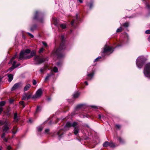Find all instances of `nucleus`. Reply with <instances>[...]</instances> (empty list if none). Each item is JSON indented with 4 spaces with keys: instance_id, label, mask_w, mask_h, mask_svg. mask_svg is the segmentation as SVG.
<instances>
[{
    "instance_id": "nucleus-1",
    "label": "nucleus",
    "mask_w": 150,
    "mask_h": 150,
    "mask_svg": "<svg viewBox=\"0 0 150 150\" xmlns=\"http://www.w3.org/2000/svg\"><path fill=\"white\" fill-rule=\"evenodd\" d=\"M36 52L35 51H33L30 53V55H28L26 57V58H30L33 56H35L34 57V60L36 62L37 64H40L43 62L48 60V58H42L40 56L35 55Z\"/></svg>"
},
{
    "instance_id": "nucleus-2",
    "label": "nucleus",
    "mask_w": 150,
    "mask_h": 150,
    "mask_svg": "<svg viewBox=\"0 0 150 150\" xmlns=\"http://www.w3.org/2000/svg\"><path fill=\"white\" fill-rule=\"evenodd\" d=\"M62 42L59 48L55 52V54H56L58 57L61 58L63 57L64 54L62 53V50L65 48V45L64 41V35H62L61 37Z\"/></svg>"
},
{
    "instance_id": "nucleus-3",
    "label": "nucleus",
    "mask_w": 150,
    "mask_h": 150,
    "mask_svg": "<svg viewBox=\"0 0 150 150\" xmlns=\"http://www.w3.org/2000/svg\"><path fill=\"white\" fill-rule=\"evenodd\" d=\"M146 59L143 56L139 57L137 59L136 64L137 67L139 68H141L144 64V63Z\"/></svg>"
},
{
    "instance_id": "nucleus-4",
    "label": "nucleus",
    "mask_w": 150,
    "mask_h": 150,
    "mask_svg": "<svg viewBox=\"0 0 150 150\" xmlns=\"http://www.w3.org/2000/svg\"><path fill=\"white\" fill-rule=\"evenodd\" d=\"M30 50L28 49H26L25 51H22L20 54L19 60L23 59H27L26 58V57L28 55H27V54L30 53Z\"/></svg>"
},
{
    "instance_id": "nucleus-5",
    "label": "nucleus",
    "mask_w": 150,
    "mask_h": 150,
    "mask_svg": "<svg viewBox=\"0 0 150 150\" xmlns=\"http://www.w3.org/2000/svg\"><path fill=\"white\" fill-rule=\"evenodd\" d=\"M144 73L146 77L150 79V63H148L145 65Z\"/></svg>"
},
{
    "instance_id": "nucleus-6",
    "label": "nucleus",
    "mask_w": 150,
    "mask_h": 150,
    "mask_svg": "<svg viewBox=\"0 0 150 150\" xmlns=\"http://www.w3.org/2000/svg\"><path fill=\"white\" fill-rule=\"evenodd\" d=\"M43 93L42 89L41 88L39 89L36 92L35 94L32 97V99L35 100L40 98Z\"/></svg>"
},
{
    "instance_id": "nucleus-7",
    "label": "nucleus",
    "mask_w": 150,
    "mask_h": 150,
    "mask_svg": "<svg viewBox=\"0 0 150 150\" xmlns=\"http://www.w3.org/2000/svg\"><path fill=\"white\" fill-rule=\"evenodd\" d=\"M113 51V48L112 47L106 45L104 47L103 53L106 54H108V53L110 54L112 53Z\"/></svg>"
},
{
    "instance_id": "nucleus-8",
    "label": "nucleus",
    "mask_w": 150,
    "mask_h": 150,
    "mask_svg": "<svg viewBox=\"0 0 150 150\" xmlns=\"http://www.w3.org/2000/svg\"><path fill=\"white\" fill-rule=\"evenodd\" d=\"M42 14L41 13L38 12V11H36L34 16V19L38 20L40 22L42 23L44 20V18L42 17Z\"/></svg>"
},
{
    "instance_id": "nucleus-9",
    "label": "nucleus",
    "mask_w": 150,
    "mask_h": 150,
    "mask_svg": "<svg viewBox=\"0 0 150 150\" xmlns=\"http://www.w3.org/2000/svg\"><path fill=\"white\" fill-rule=\"evenodd\" d=\"M103 145L104 147H107L109 146L110 147L113 148L115 146L114 144L112 142H109L108 141H105L103 143Z\"/></svg>"
},
{
    "instance_id": "nucleus-10",
    "label": "nucleus",
    "mask_w": 150,
    "mask_h": 150,
    "mask_svg": "<svg viewBox=\"0 0 150 150\" xmlns=\"http://www.w3.org/2000/svg\"><path fill=\"white\" fill-rule=\"evenodd\" d=\"M22 86V84L21 82H19L16 83L13 85L11 89V90L13 91L19 89Z\"/></svg>"
},
{
    "instance_id": "nucleus-11",
    "label": "nucleus",
    "mask_w": 150,
    "mask_h": 150,
    "mask_svg": "<svg viewBox=\"0 0 150 150\" xmlns=\"http://www.w3.org/2000/svg\"><path fill=\"white\" fill-rule=\"evenodd\" d=\"M16 61H13V63L12 66L10 68H9V69L8 70V71H12L13 69L18 67L20 65V64H18L16 65Z\"/></svg>"
},
{
    "instance_id": "nucleus-12",
    "label": "nucleus",
    "mask_w": 150,
    "mask_h": 150,
    "mask_svg": "<svg viewBox=\"0 0 150 150\" xmlns=\"http://www.w3.org/2000/svg\"><path fill=\"white\" fill-rule=\"evenodd\" d=\"M78 20V14H76V18L75 19H74L71 22V25L74 26V24H77V21Z\"/></svg>"
},
{
    "instance_id": "nucleus-13",
    "label": "nucleus",
    "mask_w": 150,
    "mask_h": 150,
    "mask_svg": "<svg viewBox=\"0 0 150 150\" xmlns=\"http://www.w3.org/2000/svg\"><path fill=\"white\" fill-rule=\"evenodd\" d=\"M94 73L93 71L92 72L88 74H87L88 80H91L94 76Z\"/></svg>"
},
{
    "instance_id": "nucleus-14",
    "label": "nucleus",
    "mask_w": 150,
    "mask_h": 150,
    "mask_svg": "<svg viewBox=\"0 0 150 150\" xmlns=\"http://www.w3.org/2000/svg\"><path fill=\"white\" fill-rule=\"evenodd\" d=\"M71 127H72L71 123L70 122H67L64 128L65 129L67 130L69 129V128Z\"/></svg>"
},
{
    "instance_id": "nucleus-15",
    "label": "nucleus",
    "mask_w": 150,
    "mask_h": 150,
    "mask_svg": "<svg viewBox=\"0 0 150 150\" xmlns=\"http://www.w3.org/2000/svg\"><path fill=\"white\" fill-rule=\"evenodd\" d=\"M143 2L144 3L146 6L147 8L149 9H150V5H149L148 3L149 1L148 0H142Z\"/></svg>"
},
{
    "instance_id": "nucleus-16",
    "label": "nucleus",
    "mask_w": 150,
    "mask_h": 150,
    "mask_svg": "<svg viewBox=\"0 0 150 150\" xmlns=\"http://www.w3.org/2000/svg\"><path fill=\"white\" fill-rule=\"evenodd\" d=\"M9 129V127L7 125H5L4 126V128L3 129V132H4L8 133V130Z\"/></svg>"
},
{
    "instance_id": "nucleus-17",
    "label": "nucleus",
    "mask_w": 150,
    "mask_h": 150,
    "mask_svg": "<svg viewBox=\"0 0 150 150\" xmlns=\"http://www.w3.org/2000/svg\"><path fill=\"white\" fill-rule=\"evenodd\" d=\"M74 131V134L75 135H77L79 131V129L78 127H75Z\"/></svg>"
},
{
    "instance_id": "nucleus-18",
    "label": "nucleus",
    "mask_w": 150,
    "mask_h": 150,
    "mask_svg": "<svg viewBox=\"0 0 150 150\" xmlns=\"http://www.w3.org/2000/svg\"><path fill=\"white\" fill-rule=\"evenodd\" d=\"M8 81L11 82L13 79V75L12 74H8Z\"/></svg>"
},
{
    "instance_id": "nucleus-19",
    "label": "nucleus",
    "mask_w": 150,
    "mask_h": 150,
    "mask_svg": "<svg viewBox=\"0 0 150 150\" xmlns=\"http://www.w3.org/2000/svg\"><path fill=\"white\" fill-rule=\"evenodd\" d=\"M53 75V74L52 73L47 74V76L45 78V81H46L47 80H48Z\"/></svg>"
},
{
    "instance_id": "nucleus-20",
    "label": "nucleus",
    "mask_w": 150,
    "mask_h": 150,
    "mask_svg": "<svg viewBox=\"0 0 150 150\" xmlns=\"http://www.w3.org/2000/svg\"><path fill=\"white\" fill-rule=\"evenodd\" d=\"M80 95V93L78 92H75L73 95V97L74 98L78 97Z\"/></svg>"
},
{
    "instance_id": "nucleus-21",
    "label": "nucleus",
    "mask_w": 150,
    "mask_h": 150,
    "mask_svg": "<svg viewBox=\"0 0 150 150\" xmlns=\"http://www.w3.org/2000/svg\"><path fill=\"white\" fill-rule=\"evenodd\" d=\"M30 84H27L24 88V91H27L29 89V88L30 87Z\"/></svg>"
},
{
    "instance_id": "nucleus-22",
    "label": "nucleus",
    "mask_w": 150,
    "mask_h": 150,
    "mask_svg": "<svg viewBox=\"0 0 150 150\" xmlns=\"http://www.w3.org/2000/svg\"><path fill=\"white\" fill-rule=\"evenodd\" d=\"M17 131V128L16 126H14L13 127V128L12 130V132L14 134H15Z\"/></svg>"
},
{
    "instance_id": "nucleus-23",
    "label": "nucleus",
    "mask_w": 150,
    "mask_h": 150,
    "mask_svg": "<svg viewBox=\"0 0 150 150\" xmlns=\"http://www.w3.org/2000/svg\"><path fill=\"white\" fill-rule=\"evenodd\" d=\"M27 93H24L23 94L22 97L23 100H25L27 99Z\"/></svg>"
},
{
    "instance_id": "nucleus-24",
    "label": "nucleus",
    "mask_w": 150,
    "mask_h": 150,
    "mask_svg": "<svg viewBox=\"0 0 150 150\" xmlns=\"http://www.w3.org/2000/svg\"><path fill=\"white\" fill-rule=\"evenodd\" d=\"M17 113L16 112L14 113V120L16 122H17L18 121V119L17 117Z\"/></svg>"
},
{
    "instance_id": "nucleus-25",
    "label": "nucleus",
    "mask_w": 150,
    "mask_h": 150,
    "mask_svg": "<svg viewBox=\"0 0 150 150\" xmlns=\"http://www.w3.org/2000/svg\"><path fill=\"white\" fill-rule=\"evenodd\" d=\"M71 126L72 127H76L77 125L78 124V123L76 122H74L73 123H71Z\"/></svg>"
},
{
    "instance_id": "nucleus-26",
    "label": "nucleus",
    "mask_w": 150,
    "mask_h": 150,
    "mask_svg": "<svg viewBox=\"0 0 150 150\" xmlns=\"http://www.w3.org/2000/svg\"><path fill=\"white\" fill-rule=\"evenodd\" d=\"M41 107L39 106H38L37 107V108L36 109V112L35 113H36L40 111L41 110Z\"/></svg>"
},
{
    "instance_id": "nucleus-27",
    "label": "nucleus",
    "mask_w": 150,
    "mask_h": 150,
    "mask_svg": "<svg viewBox=\"0 0 150 150\" xmlns=\"http://www.w3.org/2000/svg\"><path fill=\"white\" fill-rule=\"evenodd\" d=\"M17 54H15L10 60V62H9L8 64L11 63L12 62L13 60L16 57Z\"/></svg>"
},
{
    "instance_id": "nucleus-28",
    "label": "nucleus",
    "mask_w": 150,
    "mask_h": 150,
    "mask_svg": "<svg viewBox=\"0 0 150 150\" xmlns=\"http://www.w3.org/2000/svg\"><path fill=\"white\" fill-rule=\"evenodd\" d=\"M32 95L31 94L28 93L27 100L29 99L30 98H32Z\"/></svg>"
},
{
    "instance_id": "nucleus-29",
    "label": "nucleus",
    "mask_w": 150,
    "mask_h": 150,
    "mask_svg": "<svg viewBox=\"0 0 150 150\" xmlns=\"http://www.w3.org/2000/svg\"><path fill=\"white\" fill-rule=\"evenodd\" d=\"M53 70L54 72H57L58 71V68L56 67H54L53 68Z\"/></svg>"
},
{
    "instance_id": "nucleus-30",
    "label": "nucleus",
    "mask_w": 150,
    "mask_h": 150,
    "mask_svg": "<svg viewBox=\"0 0 150 150\" xmlns=\"http://www.w3.org/2000/svg\"><path fill=\"white\" fill-rule=\"evenodd\" d=\"M123 26H124L125 27H128L129 26V23L128 22H126L125 23H124L123 25Z\"/></svg>"
},
{
    "instance_id": "nucleus-31",
    "label": "nucleus",
    "mask_w": 150,
    "mask_h": 150,
    "mask_svg": "<svg viewBox=\"0 0 150 150\" xmlns=\"http://www.w3.org/2000/svg\"><path fill=\"white\" fill-rule=\"evenodd\" d=\"M60 26L61 28L62 29L65 28H66V26L65 24H62L60 25Z\"/></svg>"
},
{
    "instance_id": "nucleus-32",
    "label": "nucleus",
    "mask_w": 150,
    "mask_h": 150,
    "mask_svg": "<svg viewBox=\"0 0 150 150\" xmlns=\"http://www.w3.org/2000/svg\"><path fill=\"white\" fill-rule=\"evenodd\" d=\"M122 30V27H120L119 28H118L116 32H119L121 31Z\"/></svg>"
},
{
    "instance_id": "nucleus-33",
    "label": "nucleus",
    "mask_w": 150,
    "mask_h": 150,
    "mask_svg": "<svg viewBox=\"0 0 150 150\" xmlns=\"http://www.w3.org/2000/svg\"><path fill=\"white\" fill-rule=\"evenodd\" d=\"M36 25H34L31 28L30 30L31 31H33L34 30H35L36 29Z\"/></svg>"
},
{
    "instance_id": "nucleus-34",
    "label": "nucleus",
    "mask_w": 150,
    "mask_h": 150,
    "mask_svg": "<svg viewBox=\"0 0 150 150\" xmlns=\"http://www.w3.org/2000/svg\"><path fill=\"white\" fill-rule=\"evenodd\" d=\"M118 139L120 143L124 142V141L122 139L121 137H119L118 138Z\"/></svg>"
},
{
    "instance_id": "nucleus-35",
    "label": "nucleus",
    "mask_w": 150,
    "mask_h": 150,
    "mask_svg": "<svg viewBox=\"0 0 150 150\" xmlns=\"http://www.w3.org/2000/svg\"><path fill=\"white\" fill-rule=\"evenodd\" d=\"M45 69L46 68L45 67H43L40 69V71L41 72H43L45 71Z\"/></svg>"
},
{
    "instance_id": "nucleus-36",
    "label": "nucleus",
    "mask_w": 150,
    "mask_h": 150,
    "mask_svg": "<svg viewBox=\"0 0 150 150\" xmlns=\"http://www.w3.org/2000/svg\"><path fill=\"white\" fill-rule=\"evenodd\" d=\"M115 127L119 129H120L121 127V125L118 124L116 125Z\"/></svg>"
},
{
    "instance_id": "nucleus-37",
    "label": "nucleus",
    "mask_w": 150,
    "mask_h": 150,
    "mask_svg": "<svg viewBox=\"0 0 150 150\" xmlns=\"http://www.w3.org/2000/svg\"><path fill=\"white\" fill-rule=\"evenodd\" d=\"M53 20L54 21V22L55 25H57V19L55 18H53Z\"/></svg>"
},
{
    "instance_id": "nucleus-38",
    "label": "nucleus",
    "mask_w": 150,
    "mask_h": 150,
    "mask_svg": "<svg viewBox=\"0 0 150 150\" xmlns=\"http://www.w3.org/2000/svg\"><path fill=\"white\" fill-rule=\"evenodd\" d=\"M87 5L88 6H89V8H91L92 7H93V3H91L89 5H88V4H87Z\"/></svg>"
},
{
    "instance_id": "nucleus-39",
    "label": "nucleus",
    "mask_w": 150,
    "mask_h": 150,
    "mask_svg": "<svg viewBox=\"0 0 150 150\" xmlns=\"http://www.w3.org/2000/svg\"><path fill=\"white\" fill-rule=\"evenodd\" d=\"M42 44L43 45L46 47H47V43L45 42H42Z\"/></svg>"
},
{
    "instance_id": "nucleus-40",
    "label": "nucleus",
    "mask_w": 150,
    "mask_h": 150,
    "mask_svg": "<svg viewBox=\"0 0 150 150\" xmlns=\"http://www.w3.org/2000/svg\"><path fill=\"white\" fill-rule=\"evenodd\" d=\"M44 50V49L43 48H41L39 50V52L40 53L41 52H42Z\"/></svg>"
},
{
    "instance_id": "nucleus-41",
    "label": "nucleus",
    "mask_w": 150,
    "mask_h": 150,
    "mask_svg": "<svg viewBox=\"0 0 150 150\" xmlns=\"http://www.w3.org/2000/svg\"><path fill=\"white\" fill-rule=\"evenodd\" d=\"M9 101L10 103H12L14 102V100L13 99H10L9 100Z\"/></svg>"
},
{
    "instance_id": "nucleus-42",
    "label": "nucleus",
    "mask_w": 150,
    "mask_h": 150,
    "mask_svg": "<svg viewBox=\"0 0 150 150\" xmlns=\"http://www.w3.org/2000/svg\"><path fill=\"white\" fill-rule=\"evenodd\" d=\"M42 129V128L41 127H39L38 128V131L39 132L41 131Z\"/></svg>"
},
{
    "instance_id": "nucleus-43",
    "label": "nucleus",
    "mask_w": 150,
    "mask_h": 150,
    "mask_svg": "<svg viewBox=\"0 0 150 150\" xmlns=\"http://www.w3.org/2000/svg\"><path fill=\"white\" fill-rule=\"evenodd\" d=\"M145 33L147 34H150V30H148L145 31Z\"/></svg>"
},
{
    "instance_id": "nucleus-44",
    "label": "nucleus",
    "mask_w": 150,
    "mask_h": 150,
    "mask_svg": "<svg viewBox=\"0 0 150 150\" xmlns=\"http://www.w3.org/2000/svg\"><path fill=\"white\" fill-rule=\"evenodd\" d=\"M5 132H4L2 133V135H1V137L2 138H5Z\"/></svg>"
},
{
    "instance_id": "nucleus-45",
    "label": "nucleus",
    "mask_w": 150,
    "mask_h": 150,
    "mask_svg": "<svg viewBox=\"0 0 150 150\" xmlns=\"http://www.w3.org/2000/svg\"><path fill=\"white\" fill-rule=\"evenodd\" d=\"M36 83H37V82H36V81L34 79L33 81V85H35L36 84Z\"/></svg>"
},
{
    "instance_id": "nucleus-46",
    "label": "nucleus",
    "mask_w": 150,
    "mask_h": 150,
    "mask_svg": "<svg viewBox=\"0 0 150 150\" xmlns=\"http://www.w3.org/2000/svg\"><path fill=\"white\" fill-rule=\"evenodd\" d=\"M101 58V57H99L96 58L95 60H94V62H96V61H98V59H100Z\"/></svg>"
},
{
    "instance_id": "nucleus-47",
    "label": "nucleus",
    "mask_w": 150,
    "mask_h": 150,
    "mask_svg": "<svg viewBox=\"0 0 150 150\" xmlns=\"http://www.w3.org/2000/svg\"><path fill=\"white\" fill-rule=\"evenodd\" d=\"M5 124V122L2 121H0V126L2 125Z\"/></svg>"
},
{
    "instance_id": "nucleus-48",
    "label": "nucleus",
    "mask_w": 150,
    "mask_h": 150,
    "mask_svg": "<svg viewBox=\"0 0 150 150\" xmlns=\"http://www.w3.org/2000/svg\"><path fill=\"white\" fill-rule=\"evenodd\" d=\"M27 33L30 36L31 38H33V35L30 33Z\"/></svg>"
},
{
    "instance_id": "nucleus-49",
    "label": "nucleus",
    "mask_w": 150,
    "mask_h": 150,
    "mask_svg": "<svg viewBox=\"0 0 150 150\" xmlns=\"http://www.w3.org/2000/svg\"><path fill=\"white\" fill-rule=\"evenodd\" d=\"M63 134V133H62L61 134H59V132H57V134L60 137H61V136Z\"/></svg>"
},
{
    "instance_id": "nucleus-50",
    "label": "nucleus",
    "mask_w": 150,
    "mask_h": 150,
    "mask_svg": "<svg viewBox=\"0 0 150 150\" xmlns=\"http://www.w3.org/2000/svg\"><path fill=\"white\" fill-rule=\"evenodd\" d=\"M49 129H45V132L46 133H47L49 131Z\"/></svg>"
},
{
    "instance_id": "nucleus-51",
    "label": "nucleus",
    "mask_w": 150,
    "mask_h": 150,
    "mask_svg": "<svg viewBox=\"0 0 150 150\" xmlns=\"http://www.w3.org/2000/svg\"><path fill=\"white\" fill-rule=\"evenodd\" d=\"M11 147L10 146H9L7 147V149L8 150H11Z\"/></svg>"
},
{
    "instance_id": "nucleus-52",
    "label": "nucleus",
    "mask_w": 150,
    "mask_h": 150,
    "mask_svg": "<svg viewBox=\"0 0 150 150\" xmlns=\"http://www.w3.org/2000/svg\"><path fill=\"white\" fill-rule=\"evenodd\" d=\"M3 110V109L2 108H0V114L1 113V112Z\"/></svg>"
},
{
    "instance_id": "nucleus-53",
    "label": "nucleus",
    "mask_w": 150,
    "mask_h": 150,
    "mask_svg": "<svg viewBox=\"0 0 150 150\" xmlns=\"http://www.w3.org/2000/svg\"><path fill=\"white\" fill-rule=\"evenodd\" d=\"M3 139L4 140V141H5L6 142H7V139L5 137V138H3Z\"/></svg>"
},
{
    "instance_id": "nucleus-54",
    "label": "nucleus",
    "mask_w": 150,
    "mask_h": 150,
    "mask_svg": "<svg viewBox=\"0 0 150 150\" xmlns=\"http://www.w3.org/2000/svg\"><path fill=\"white\" fill-rule=\"evenodd\" d=\"M51 98L50 97H48L47 98V100L48 101H50V100H51Z\"/></svg>"
},
{
    "instance_id": "nucleus-55",
    "label": "nucleus",
    "mask_w": 150,
    "mask_h": 150,
    "mask_svg": "<svg viewBox=\"0 0 150 150\" xmlns=\"http://www.w3.org/2000/svg\"><path fill=\"white\" fill-rule=\"evenodd\" d=\"M92 107L94 108H97V107L96 106H92Z\"/></svg>"
},
{
    "instance_id": "nucleus-56",
    "label": "nucleus",
    "mask_w": 150,
    "mask_h": 150,
    "mask_svg": "<svg viewBox=\"0 0 150 150\" xmlns=\"http://www.w3.org/2000/svg\"><path fill=\"white\" fill-rule=\"evenodd\" d=\"M61 64V63L60 62H58L57 63V65L58 66H59V65H60Z\"/></svg>"
},
{
    "instance_id": "nucleus-57",
    "label": "nucleus",
    "mask_w": 150,
    "mask_h": 150,
    "mask_svg": "<svg viewBox=\"0 0 150 150\" xmlns=\"http://www.w3.org/2000/svg\"><path fill=\"white\" fill-rule=\"evenodd\" d=\"M5 104H0V107L1 106H4V105Z\"/></svg>"
},
{
    "instance_id": "nucleus-58",
    "label": "nucleus",
    "mask_w": 150,
    "mask_h": 150,
    "mask_svg": "<svg viewBox=\"0 0 150 150\" xmlns=\"http://www.w3.org/2000/svg\"><path fill=\"white\" fill-rule=\"evenodd\" d=\"M6 102L5 101H1L0 102V103H6Z\"/></svg>"
},
{
    "instance_id": "nucleus-59",
    "label": "nucleus",
    "mask_w": 150,
    "mask_h": 150,
    "mask_svg": "<svg viewBox=\"0 0 150 150\" xmlns=\"http://www.w3.org/2000/svg\"><path fill=\"white\" fill-rule=\"evenodd\" d=\"M125 36L127 38H128V34H127L125 33Z\"/></svg>"
},
{
    "instance_id": "nucleus-60",
    "label": "nucleus",
    "mask_w": 150,
    "mask_h": 150,
    "mask_svg": "<svg viewBox=\"0 0 150 150\" xmlns=\"http://www.w3.org/2000/svg\"><path fill=\"white\" fill-rule=\"evenodd\" d=\"M85 84L86 85H88V83L87 81H85Z\"/></svg>"
},
{
    "instance_id": "nucleus-61",
    "label": "nucleus",
    "mask_w": 150,
    "mask_h": 150,
    "mask_svg": "<svg viewBox=\"0 0 150 150\" xmlns=\"http://www.w3.org/2000/svg\"><path fill=\"white\" fill-rule=\"evenodd\" d=\"M24 104H23V103L21 104V105H22L23 106V108L25 106Z\"/></svg>"
},
{
    "instance_id": "nucleus-62",
    "label": "nucleus",
    "mask_w": 150,
    "mask_h": 150,
    "mask_svg": "<svg viewBox=\"0 0 150 150\" xmlns=\"http://www.w3.org/2000/svg\"><path fill=\"white\" fill-rule=\"evenodd\" d=\"M79 1L81 3H82L83 2V1L82 0H79Z\"/></svg>"
},
{
    "instance_id": "nucleus-63",
    "label": "nucleus",
    "mask_w": 150,
    "mask_h": 150,
    "mask_svg": "<svg viewBox=\"0 0 150 150\" xmlns=\"http://www.w3.org/2000/svg\"><path fill=\"white\" fill-rule=\"evenodd\" d=\"M98 118L99 119H100V118H101V115H98Z\"/></svg>"
},
{
    "instance_id": "nucleus-64",
    "label": "nucleus",
    "mask_w": 150,
    "mask_h": 150,
    "mask_svg": "<svg viewBox=\"0 0 150 150\" xmlns=\"http://www.w3.org/2000/svg\"><path fill=\"white\" fill-rule=\"evenodd\" d=\"M148 40L149 42H150V36L148 38Z\"/></svg>"
}]
</instances>
